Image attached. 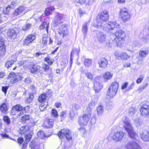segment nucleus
<instances>
[{
  "label": "nucleus",
  "mask_w": 149,
  "mask_h": 149,
  "mask_svg": "<svg viewBox=\"0 0 149 149\" xmlns=\"http://www.w3.org/2000/svg\"><path fill=\"white\" fill-rule=\"evenodd\" d=\"M130 57V56L128 55L126 53L122 52L118 54L117 58L118 59H122L127 60Z\"/></svg>",
  "instance_id": "4be33fe9"
},
{
  "label": "nucleus",
  "mask_w": 149,
  "mask_h": 149,
  "mask_svg": "<svg viewBox=\"0 0 149 149\" xmlns=\"http://www.w3.org/2000/svg\"><path fill=\"white\" fill-rule=\"evenodd\" d=\"M48 105V102H47L42 103L39 106V108L40 110L41 111L45 110L46 108Z\"/></svg>",
  "instance_id": "72a5a7b5"
},
{
  "label": "nucleus",
  "mask_w": 149,
  "mask_h": 149,
  "mask_svg": "<svg viewBox=\"0 0 149 149\" xmlns=\"http://www.w3.org/2000/svg\"><path fill=\"white\" fill-rule=\"evenodd\" d=\"M148 85V84L147 83L143 84L141 87L139 88L138 90L141 91L143 90Z\"/></svg>",
  "instance_id": "603ef678"
},
{
  "label": "nucleus",
  "mask_w": 149,
  "mask_h": 149,
  "mask_svg": "<svg viewBox=\"0 0 149 149\" xmlns=\"http://www.w3.org/2000/svg\"><path fill=\"white\" fill-rule=\"evenodd\" d=\"M118 87V83L117 82H114L111 84L109 88L117 91Z\"/></svg>",
  "instance_id": "cd10ccee"
},
{
  "label": "nucleus",
  "mask_w": 149,
  "mask_h": 149,
  "mask_svg": "<svg viewBox=\"0 0 149 149\" xmlns=\"http://www.w3.org/2000/svg\"><path fill=\"white\" fill-rule=\"evenodd\" d=\"M33 97L34 96L33 94H30L29 97L28 98H27V99H26V102L28 103H31L32 102Z\"/></svg>",
  "instance_id": "c03bdc74"
},
{
  "label": "nucleus",
  "mask_w": 149,
  "mask_h": 149,
  "mask_svg": "<svg viewBox=\"0 0 149 149\" xmlns=\"http://www.w3.org/2000/svg\"><path fill=\"white\" fill-rule=\"evenodd\" d=\"M4 39L1 37L0 36V47L4 46Z\"/></svg>",
  "instance_id": "e2e57ef3"
},
{
  "label": "nucleus",
  "mask_w": 149,
  "mask_h": 149,
  "mask_svg": "<svg viewBox=\"0 0 149 149\" xmlns=\"http://www.w3.org/2000/svg\"><path fill=\"white\" fill-rule=\"evenodd\" d=\"M24 141V139L23 138L19 137L17 139V142L19 144H22Z\"/></svg>",
  "instance_id": "774afa93"
},
{
  "label": "nucleus",
  "mask_w": 149,
  "mask_h": 149,
  "mask_svg": "<svg viewBox=\"0 0 149 149\" xmlns=\"http://www.w3.org/2000/svg\"><path fill=\"white\" fill-rule=\"evenodd\" d=\"M51 114L52 116L55 117H56L58 116L57 112L55 109H53L52 110Z\"/></svg>",
  "instance_id": "3c124183"
},
{
  "label": "nucleus",
  "mask_w": 149,
  "mask_h": 149,
  "mask_svg": "<svg viewBox=\"0 0 149 149\" xmlns=\"http://www.w3.org/2000/svg\"><path fill=\"white\" fill-rule=\"evenodd\" d=\"M133 149H141L140 146L136 142L134 141Z\"/></svg>",
  "instance_id": "a18cd8bd"
},
{
  "label": "nucleus",
  "mask_w": 149,
  "mask_h": 149,
  "mask_svg": "<svg viewBox=\"0 0 149 149\" xmlns=\"http://www.w3.org/2000/svg\"><path fill=\"white\" fill-rule=\"evenodd\" d=\"M47 97L46 94L44 93L41 95L38 98V101L40 102L44 103Z\"/></svg>",
  "instance_id": "2f4dec72"
},
{
  "label": "nucleus",
  "mask_w": 149,
  "mask_h": 149,
  "mask_svg": "<svg viewBox=\"0 0 149 149\" xmlns=\"http://www.w3.org/2000/svg\"><path fill=\"white\" fill-rule=\"evenodd\" d=\"M49 27V22H44L40 26V29H42L45 28L47 32H48V29Z\"/></svg>",
  "instance_id": "b1692460"
},
{
  "label": "nucleus",
  "mask_w": 149,
  "mask_h": 149,
  "mask_svg": "<svg viewBox=\"0 0 149 149\" xmlns=\"http://www.w3.org/2000/svg\"><path fill=\"white\" fill-rule=\"evenodd\" d=\"M17 2L15 1H12L11 2V5H10V9L11 8L13 9L17 5Z\"/></svg>",
  "instance_id": "bf43d9fd"
},
{
  "label": "nucleus",
  "mask_w": 149,
  "mask_h": 149,
  "mask_svg": "<svg viewBox=\"0 0 149 149\" xmlns=\"http://www.w3.org/2000/svg\"><path fill=\"white\" fill-rule=\"evenodd\" d=\"M107 27L108 29L109 32L112 33V31L115 30L116 28H119L120 26L116 22H109L107 24Z\"/></svg>",
  "instance_id": "1a4fd4ad"
},
{
  "label": "nucleus",
  "mask_w": 149,
  "mask_h": 149,
  "mask_svg": "<svg viewBox=\"0 0 149 149\" xmlns=\"http://www.w3.org/2000/svg\"><path fill=\"white\" fill-rule=\"evenodd\" d=\"M58 31L59 34L62 37L67 35L68 33L67 28L65 25H63L61 27L58 29Z\"/></svg>",
  "instance_id": "9b49d317"
},
{
  "label": "nucleus",
  "mask_w": 149,
  "mask_h": 149,
  "mask_svg": "<svg viewBox=\"0 0 149 149\" xmlns=\"http://www.w3.org/2000/svg\"><path fill=\"white\" fill-rule=\"evenodd\" d=\"M17 34L13 29L10 30V40H13L16 38Z\"/></svg>",
  "instance_id": "5701e85b"
},
{
  "label": "nucleus",
  "mask_w": 149,
  "mask_h": 149,
  "mask_svg": "<svg viewBox=\"0 0 149 149\" xmlns=\"http://www.w3.org/2000/svg\"><path fill=\"white\" fill-rule=\"evenodd\" d=\"M30 146L32 149L36 148L37 146L36 145L35 141H31L30 143Z\"/></svg>",
  "instance_id": "864d4df0"
},
{
  "label": "nucleus",
  "mask_w": 149,
  "mask_h": 149,
  "mask_svg": "<svg viewBox=\"0 0 149 149\" xmlns=\"http://www.w3.org/2000/svg\"><path fill=\"white\" fill-rule=\"evenodd\" d=\"M123 127L128 133L130 138L137 140L138 138V134L134 131V129L130 122L129 119L126 117L123 120Z\"/></svg>",
  "instance_id": "f03ea898"
},
{
  "label": "nucleus",
  "mask_w": 149,
  "mask_h": 149,
  "mask_svg": "<svg viewBox=\"0 0 149 149\" xmlns=\"http://www.w3.org/2000/svg\"><path fill=\"white\" fill-rule=\"evenodd\" d=\"M46 121L50 125L49 126V128H50L52 127V125H53L54 122V119L52 118H47Z\"/></svg>",
  "instance_id": "e433bc0d"
},
{
  "label": "nucleus",
  "mask_w": 149,
  "mask_h": 149,
  "mask_svg": "<svg viewBox=\"0 0 149 149\" xmlns=\"http://www.w3.org/2000/svg\"><path fill=\"white\" fill-rule=\"evenodd\" d=\"M149 52V50H141L139 52V57L141 58H144L146 57Z\"/></svg>",
  "instance_id": "c756f323"
},
{
  "label": "nucleus",
  "mask_w": 149,
  "mask_h": 149,
  "mask_svg": "<svg viewBox=\"0 0 149 149\" xmlns=\"http://www.w3.org/2000/svg\"><path fill=\"white\" fill-rule=\"evenodd\" d=\"M48 33L43 35L42 37V43L45 45L47 43V42Z\"/></svg>",
  "instance_id": "f704fd0d"
},
{
  "label": "nucleus",
  "mask_w": 149,
  "mask_h": 149,
  "mask_svg": "<svg viewBox=\"0 0 149 149\" xmlns=\"http://www.w3.org/2000/svg\"><path fill=\"white\" fill-rule=\"evenodd\" d=\"M103 107L101 105H100L97 108V111L98 115L101 114L103 112Z\"/></svg>",
  "instance_id": "a19ab883"
},
{
  "label": "nucleus",
  "mask_w": 149,
  "mask_h": 149,
  "mask_svg": "<svg viewBox=\"0 0 149 149\" xmlns=\"http://www.w3.org/2000/svg\"><path fill=\"white\" fill-rule=\"evenodd\" d=\"M25 9V7L23 6H21L17 9L13 13V15L15 16H17L20 15Z\"/></svg>",
  "instance_id": "412c9836"
},
{
  "label": "nucleus",
  "mask_w": 149,
  "mask_h": 149,
  "mask_svg": "<svg viewBox=\"0 0 149 149\" xmlns=\"http://www.w3.org/2000/svg\"><path fill=\"white\" fill-rule=\"evenodd\" d=\"M134 141H130L128 142L125 146V148L127 149H133V145Z\"/></svg>",
  "instance_id": "58836bf2"
},
{
  "label": "nucleus",
  "mask_w": 149,
  "mask_h": 149,
  "mask_svg": "<svg viewBox=\"0 0 149 149\" xmlns=\"http://www.w3.org/2000/svg\"><path fill=\"white\" fill-rule=\"evenodd\" d=\"M3 120L8 124L9 123V118L7 116H4L3 118Z\"/></svg>",
  "instance_id": "0e129e2a"
},
{
  "label": "nucleus",
  "mask_w": 149,
  "mask_h": 149,
  "mask_svg": "<svg viewBox=\"0 0 149 149\" xmlns=\"http://www.w3.org/2000/svg\"><path fill=\"white\" fill-rule=\"evenodd\" d=\"M96 102H93V101H92L89 103L88 107L93 109V107L96 104Z\"/></svg>",
  "instance_id": "052dcab7"
},
{
  "label": "nucleus",
  "mask_w": 149,
  "mask_h": 149,
  "mask_svg": "<svg viewBox=\"0 0 149 149\" xmlns=\"http://www.w3.org/2000/svg\"><path fill=\"white\" fill-rule=\"evenodd\" d=\"M91 115L90 114H85L82 117H79L78 119V122L81 126H84L86 125L90 120Z\"/></svg>",
  "instance_id": "39448f33"
},
{
  "label": "nucleus",
  "mask_w": 149,
  "mask_h": 149,
  "mask_svg": "<svg viewBox=\"0 0 149 149\" xmlns=\"http://www.w3.org/2000/svg\"><path fill=\"white\" fill-rule=\"evenodd\" d=\"M0 109L2 112L6 113L8 109L6 104L4 103L2 104L0 107Z\"/></svg>",
  "instance_id": "473e14b6"
},
{
  "label": "nucleus",
  "mask_w": 149,
  "mask_h": 149,
  "mask_svg": "<svg viewBox=\"0 0 149 149\" xmlns=\"http://www.w3.org/2000/svg\"><path fill=\"white\" fill-rule=\"evenodd\" d=\"M12 58L11 61H10V65H12L14 61H15L16 60V57L15 55H13L12 56Z\"/></svg>",
  "instance_id": "4d7b16f0"
},
{
  "label": "nucleus",
  "mask_w": 149,
  "mask_h": 149,
  "mask_svg": "<svg viewBox=\"0 0 149 149\" xmlns=\"http://www.w3.org/2000/svg\"><path fill=\"white\" fill-rule=\"evenodd\" d=\"M29 117L27 115H24L22 117L21 120L23 122H25L26 121L28 120Z\"/></svg>",
  "instance_id": "09e8293b"
},
{
  "label": "nucleus",
  "mask_w": 149,
  "mask_h": 149,
  "mask_svg": "<svg viewBox=\"0 0 149 149\" xmlns=\"http://www.w3.org/2000/svg\"><path fill=\"white\" fill-rule=\"evenodd\" d=\"M31 26V24H28L26 25H24L23 27V29L24 30H26L28 29Z\"/></svg>",
  "instance_id": "13d9d810"
},
{
  "label": "nucleus",
  "mask_w": 149,
  "mask_h": 149,
  "mask_svg": "<svg viewBox=\"0 0 149 149\" xmlns=\"http://www.w3.org/2000/svg\"><path fill=\"white\" fill-rule=\"evenodd\" d=\"M58 136L60 139L65 137L68 140H71L72 139V136L71 135V132L68 129H63L60 131L58 133Z\"/></svg>",
  "instance_id": "423d86ee"
},
{
  "label": "nucleus",
  "mask_w": 149,
  "mask_h": 149,
  "mask_svg": "<svg viewBox=\"0 0 149 149\" xmlns=\"http://www.w3.org/2000/svg\"><path fill=\"white\" fill-rule=\"evenodd\" d=\"M30 65V71L32 73H35L40 69V67L39 65H35L33 63H31Z\"/></svg>",
  "instance_id": "6ab92c4d"
},
{
  "label": "nucleus",
  "mask_w": 149,
  "mask_h": 149,
  "mask_svg": "<svg viewBox=\"0 0 149 149\" xmlns=\"http://www.w3.org/2000/svg\"><path fill=\"white\" fill-rule=\"evenodd\" d=\"M87 24V23L85 22L82 25V31L83 32L84 38L86 36L88 31V28Z\"/></svg>",
  "instance_id": "393cba45"
},
{
  "label": "nucleus",
  "mask_w": 149,
  "mask_h": 149,
  "mask_svg": "<svg viewBox=\"0 0 149 149\" xmlns=\"http://www.w3.org/2000/svg\"><path fill=\"white\" fill-rule=\"evenodd\" d=\"M94 86L95 92L96 93L99 92L102 88V86L100 83L97 82L94 83Z\"/></svg>",
  "instance_id": "bb28decb"
},
{
  "label": "nucleus",
  "mask_w": 149,
  "mask_h": 149,
  "mask_svg": "<svg viewBox=\"0 0 149 149\" xmlns=\"http://www.w3.org/2000/svg\"><path fill=\"white\" fill-rule=\"evenodd\" d=\"M115 36L116 37L113 40V43L118 46L120 47L124 42L125 33L123 30H120L116 31Z\"/></svg>",
  "instance_id": "20e7f679"
},
{
  "label": "nucleus",
  "mask_w": 149,
  "mask_h": 149,
  "mask_svg": "<svg viewBox=\"0 0 149 149\" xmlns=\"http://www.w3.org/2000/svg\"><path fill=\"white\" fill-rule=\"evenodd\" d=\"M42 68L44 71L45 72H47L49 70V66L45 63L42 64Z\"/></svg>",
  "instance_id": "37998d69"
},
{
  "label": "nucleus",
  "mask_w": 149,
  "mask_h": 149,
  "mask_svg": "<svg viewBox=\"0 0 149 149\" xmlns=\"http://www.w3.org/2000/svg\"><path fill=\"white\" fill-rule=\"evenodd\" d=\"M92 109L91 108H90L88 107L86 111V114H90L91 115V111Z\"/></svg>",
  "instance_id": "69168bd1"
},
{
  "label": "nucleus",
  "mask_w": 149,
  "mask_h": 149,
  "mask_svg": "<svg viewBox=\"0 0 149 149\" xmlns=\"http://www.w3.org/2000/svg\"><path fill=\"white\" fill-rule=\"evenodd\" d=\"M144 78L143 76L141 75L140 77L138 78L136 80V82L137 84H139L141 83L143 81V79Z\"/></svg>",
  "instance_id": "338daca9"
},
{
  "label": "nucleus",
  "mask_w": 149,
  "mask_h": 149,
  "mask_svg": "<svg viewBox=\"0 0 149 149\" xmlns=\"http://www.w3.org/2000/svg\"><path fill=\"white\" fill-rule=\"evenodd\" d=\"M31 134H26L25 135V138L26 141H29L31 139Z\"/></svg>",
  "instance_id": "6e6d98bb"
},
{
  "label": "nucleus",
  "mask_w": 149,
  "mask_h": 149,
  "mask_svg": "<svg viewBox=\"0 0 149 149\" xmlns=\"http://www.w3.org/2000/svg\"><path fill=\"white\" fill-rule=\"evenodd\" d=\"M136 110L134 107L130 108L128 111L129 115L130 116H132L135 113Z\"/></svg>",
  "instance_id": "ea45409f"
},
{
  "label": "nucleus",
  "mask_w": 149,
  "mask_h": 149,
  "mask_svg": "<svg viewBox=\"0 0 149 149\" xmlns=\"http://www.w3.org/2000/svg\"><path fill=\"white\" fill-rule=\"evenodd\" d=\"M23 109L22 107L19 104H17L14 106L11 110V114L12 115L15 114L17 111H20Z\"/></svg>",
  "instance_id": "a211bd4d"
},
{
  "label": "nucleus",
  "mask_w": 149,
  "mask_h": 149,
  "mask_svg": "<svg viewBox=\"0 0 149 149\" xmlns=\"http://www.w3.org/2000/svg\"><path fill=\"white\" fill-rule=\"evenodd\" d=\"M44 60L45 61L47 62L48 65H49L52 64L54 62V60L50 58L49 57H46Z\"/></svg>",
  "instance_id": "79ce46f5"
},
{
  "label": "nucleus",
  "mask_w": 149,
  "mask_h": 149,
  "mask_svg": "<svg viewBox=\"0 0 149 149\" xmlns=\"http://www.w3.org/2000/svg\"><path fill=\"white\" fill-rule=\"evenodd\" d=\"M100 67L103 68H106L108 64L107 60L104 58L100 59L98 62Z\"/></svg>",
  "instance_id": "f3484780"
},
{
  "label": "nucleus",
  "mask_w": 149,
  "mask_h": 149,
  "mask_svg": "<svg viewBox=\"0 0 149 149\" xmlns=\"http://www.w3.org/2000/svg\"><path fill=\"white\" fill-rule=\"evenodd\" d=\"M96 38L97 40L100 43H104L106 39V36L102 32L96 31Z\"/></svg>",
  "instance_id": "f8f14e48"
},
{
  "label": "nucleus",
  "mask_w": 149,
  "mask_h": 149,
  "mask_svg": "<svg viewBox=\"0 0 149 149\" xmlns=\"http://www.w3.org/2000/svg\"><path fill=\"white\" fill-rule=\"evenodd\" d=\"M13 76L12 77L11 75H12V73H10V82L11 84H13L15 83L22 79V77L21 76L16 75L15 73H13Z\"/></svg>",
  "instance_id": "ddd939ff"
},
{
  "label": "nucleus",
  "mask_w": 149,
  "mask_h": 149,
  "mask_svg": "<svg viewBox=\"0 0 149 149\" xmlns=\"http://www.w3.org/2000/svg\"><path fill=\"white\" fill-rule=\"evenodd\" d=\"M120 16L123 21L125 22L130 20V15L128 13V10L125 8L121 9L120 12Z\"/></svg>",
  "instance_id": "0eeeda50"
},
{
  "label": "nucleus",
  "mask_w": 149,
  "mask_h": 149,
  "mask_svg": "<svg viewBox=\"0 0 149 149\" xmlns=\"http://www.w3.org/2000/svg\"><path fill=\"white\" fill-rule=\"evenodd\" d=\"M123 127L128 133L130 138L137 140L138 138V134L134 131V129L130 122L129 119L126 117L123 120Z\"/></svg>",
  "instance_id": "f257e3e1"
},
{
  "label": "nucleus",
  "mask_w": 149,
  "mask_h": 149,
  "mask_svg": "<svg viewBox=\"0 0 149 149\" xmlns=\"http://www.w3.org/2000/svg\"><path fill=\"white\" fill-rule=\"evenodd\" d=\"M141 114L143 116L149 115V105L143 104L140 109Z\"/></svg>",
  "instance_id": "4468645a"
},
{
  "label": "nucleus",
  "mask_w": 149,
  "mask_h": 149,
  "mask_svg": "<svg viewBox=\"0 0 149 149\" xmlns=\"http://www.w3.org/2000/svg\"><path fill=\"white\" fill-rule=\"evenodd\" d=\"M134 123L137 127L139 126L141 124V121L138 118L134 120Z\"/></svg>",
  "instance_id": "8fccbe9b"
},
{
  "label": "nucleus",
  "mask_w": 149,
  "mask_h": 149,
  "mask_svg": "<svg viewBox=\"0 0 149 149\" xmlns=\"http://www.w3.org/2000/svg\"><path fill=\"white\" fill-rule=\"evenodd\" d=\"M109 17L108 11L106 10L98 14L97 20V23H94V26L97 28H103L104 27L103 23L106 22L108 19Z\"/></svg>",
  "instance_id": "7ed1b4c3"
},
{
  "label": "nucleus",
  "mask_w": 149,
  "mask_h": 149,
  "mask_svg": "<svg viewBox=\"0 0 149 149\" xmlns=\"http://www.w3.org/2000/svg\"><path fill=\"white\" fill-rule=\"evenodd\" d=\"M81 108V106L77 104H75L72 105V109L75 110L80 109Z\"/></svg>",
  "instance_id": "de8ad7c7"
},
{
  "label": "nucleus",
  "mask_w": 149,
  "mask_h": 149,
  "mask_svg": "<svg viewBox=\"0 0 149 149\" xmlns=\"http://www.w3.org/2000/svg\"><path fill=\"white\" fill-rule=\"evenodd\" d=\"M86 76L89 79H92L93 78V75L92 74L89 72H87L85 74Z\"/></svg>",
  "instance_id": "5fc2aeb1"
},
{
  "label": "nucleus",
  "mask_w": 149,
  "mask_h": 149,
  "mask_svg": "<svg viewBox=\"0 0 149 149\" xmlns=\"http://www.w3.org/2000/svg\"><path fill=\"white\" fill-rule=\"evenodd\" d=\"M5 51L6 49L4 46L0 47V55L3 56L5 54Z\"/></svg>",
  "instance_id": "49530a36"
},
{
  "label": "nucleus",
  "mask_w": 149,
  "mask_h": 149,
  "mask_svg": "<svg viewBox=\"0 0 149 149\" xmlns=\"http://www.w3.org/2000/svg\"><path fill=\"white\" fill-rule=\"evenodd\" d=\"M28 130V126H23L20 128V131L19 132L21 134H22L25 133Z\"/></svg>",
  "instance_id": "c9c22d12"
},
{
  "label": "nucleus",
  "mask_w": 149,
  "mask_h": 149,
  "mask_svg": "<svg viewBox=\"0 0 149 149\" xmlns=\"http://www.w3.org/2000/svg\"><path fill=\"white\" fill-rule=\"evenodd\" d=\"M9 11V6L3 10V12L5 14H7L8 13Z\"/></svg>",
  "instance_id": "680f3d73"
},
{
  "label": "nucleus",
  "mask_w": 149,
  "mask_h": 149,
  "mask_svg": "<svg viewBox=\"0 0 149 149\" xmlns=\"http://www.w3.org/2000/svg\"><path fill=\"white\" fill-rule=\"evenodd\" d=\"M36 38L35 36L31 34L29 35L25 39L23 44L24 45L27 46L32 42Z\"/></svg>",
  "instance_id": "2eb2a0df"
},
{
  "label": "nucleus",
  "mask_w": 149,
  "mask_h": 149,
  "mask_svg": "<svg viewBox=\"0 0 149 149\" xmlns=\"http://www.w3.org/2000/svg\"><path fill=\"white\" fill-rule=\"evenodd\" d=\"M93 63L92 59H86L84 61V64L85 66L86 67H88L91 65Z\"/></svg>",
  "instance_id": "7c9ffc66"
},
{
  "label": "nucleus",
  "mask_w": 149,
  "mask_h": 149,
  "mask_svg": "<svg viewBox=\"0 0 149 149\" xmlns=\"http://www.w3.org/2000/svg\"><path fill=\"white\" fill-rule=\"evenodd\" d=\"M124 134L123 132L117 131L114 133L112 138L115 141L118 142L122 140L124 136Z\"/></svg>",
  "instance_id": "9d476101"
},
{
  "label": "nucleus",
  "mask_w": 149,
  "mask_h": 149,
  "mask_svg": "<svg viewBox=\"0 0 149 149\" xmlns=\"http://www.w3.org/2000/svg\"><path fill=\"white\" fill-rule=\"evenodd\" d=\"M140 136L142 140L145 141H149V132L144 130L140 134Z\"/></svg>",
  "instance_id": "dca6fc26"
},
{
  "label": "nucleus",
  "mask_w": 149,
  "mask_h": 149,
  "mask_svg": "<svg viewBox=\"0 0 149 149\" xmlns=\"http://www.w3.org/2000/svg\"><path fill=\"white\" fill-rule=\"evenodd\" d=\"M113 74L109 72H106L103 74V77L105 81H107L112 77Z\"/></svg>",
  "instance_id": "a878e982"
},
{
  "label": "nucleus",
  "mask_w": 149,
  "mask_h": 149,
  "mask_svg": "<svg viewBox=\"0 0 149 149\" xmlns=\"http://www.w3.org/2000/svg\"><path fill=\"white\" fill-rule=\"evenodd\" d=\"M117 91L109 88L107 92V96H109L110 98H113L116 95Z\"/></svg>",
  "instance_id": "aec40b11"
},
{
  "label": "nucleus",
  "mask_w": 149,
  "mask_h": 149,
  "mask_svg": "<svg viewBox=\"0 0 149 149\" xmlns=\"http://www.w3.org/2000/svg\"><path fill=\"white\" fill-rule=\"evenodd\" d=\"M65 15L57 13L55 15L53 21L54 24L55 26H58L63 22Z\"/></svg>",
  "instance_id": "6e6552de"
},
{
  "label": "nucleus",
  "mask_w": 149,
  "mask_h": 149,
  "mask_svg": "<svg viewBox=\"0 0 149 149\" xmlns=\"http://www.w3.org/2000/svg\"><path fill=\"white\" fill-rule=\"evenodd\" d=\"M54 7L52 6L48 7L45 10V15L47 16L50 15L51 13L54 11Z\"/></svg>",
  "instance_id": "c85d7f7f"
},
{
  "label": "nucleus",
  "mask_w": 149,
  "mask_h": 149,
  "mask_svg": "<svg viewBox=\"0 0 149 149\" xmlns=\"http://www.w3.org/2000/svg\"><path fill=\"white\" fill-rule=\"evenodd\" d=\"M37 135L38 137L40 139H43L46 137L44 132L42 131H38L37 132Z\"/></svg>",
  "instance_id": "4c0bfd02"
}]
</instances>
